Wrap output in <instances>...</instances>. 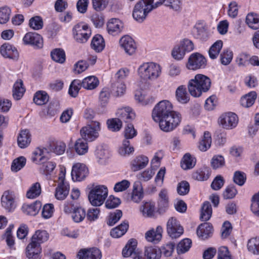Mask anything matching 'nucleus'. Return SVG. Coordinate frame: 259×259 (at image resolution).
<instances>
[{"label": "nucleus", "mask_w": 259, "mask_h": 259, "mask_svg": "<svg viewBox=\"0 0 259 259\" xmlns=\"http://www.w3.org/2000/svg\"><path fill=\"white\" fill-rule=\"evenodd\" d=\"M152 117L159 122L160 128L165 132L173 131L181 121V115L172 110V105L168 100L161 101L155 106Z\"/></svg>", "instance_id": "1"}, {"label": "nucleus", "mask_w": 259, "mask_h": 259, "mask_svg": "<svg viewBox=\"0 0 259 259\" xmlns=\"http://www.w3.org/2000/svg\"><path fill=\"white\" fill-rule=\"evenodd\" d=\"M49 235L45 230H37L31 238L30 242L26 248V255L29 259H40V244L47 241Z\"/></svg>", "instance_id": "2"}, {"label": "nucleus", "mask_w": 259, "mask_h": 259, "mask_svg": "<svg viewBox=\"0 0 259 259\" xmlns=\"http://www.w3.org/2000/svg\"><path fill=\"white\" fill-rule=\"evenodd\" d=\"M211 79L207 76L197 74L189 80L188 89L190 95L194 97H199L203 93L207 92L211 87Z\"/></svg>", "instance_id": "3"}, {"label": "nucleus", "mask_w": 259, "mask_h": 259, "mask_svg": "<svg viewBox=\"0 0 259 259\" xmlns=\"http://www.w3.org/2000/svg\"><path fill=\"white\" fill-rule=\"evenodd\" d=\"M161 73L160 66L154 62H146L139 66L138 74L145 81H152L157 79Z\"/></svg>", "instance_id": "4"}, {"label": "nucleus", "mask_w": 259, "mask_h": 259, "mask_svg": "<svg viewBox=\"0 0 259 259\" xmlns=\"http://www.w3.org/2000/svg\"><path fill=\"white\" fill-rule=\"evenodd\" d=\"M108 193V189L104 185L93 186L88 194V199L92 204L94 206L102 205L107 197Z\"/></svg>", "instance_id": "5"}, {"label": "nucleus", "mask_w": 259, "mask_h": 259, "mask_svg": "<svg viewBox=\"0 0 259 259\" xmlns=\"http://www.w3.org/2000/svg\"><path fill=\"white\" fill-rule=\"evenodd\" d=\"M100 131V122L97 121H92L81 128L80 133L82 139L86 141L92 142L98 138Z\"/></svg>", "instance_id": "6"}, {"label": "nucleus", "mask_w": 259, "mask_h": 259, "mask_svg": "<svg viewBox=\"0 0 259 259\" xmlns=\"http://www.w3.org/2000/svg\"><path fill=\"white\" fill-rule=\"evenodd\" d=\"M154 9V6L149 4L147 0H140L135 6L133 16L135 20L142 22L148 14Z\"/></svg>", "instance_id": "7"}, {"label": "nucleus", "mask_w": 259, "mask_h": 259, "mask_svg": "<svg viewBox=\"0 0 259 259\" xmlns=\"http://www.w3.org/2000/svg\"><path fill=\"white\" fill-rule=\"evenodd\" d=\"M194 49V46L193 42L190 39L185 38L181 40L179 45L174 47L171 55L175 59L181 60L186 53L192 51Z\"/></svg>", "instance_id": "8"}, {"label": "nucleus", "mask_w": 259, "mask_h": 259, "mask_svg": "<svg viewBox=\"0 0 259 259\" xmlns=\"http://www.w3.org/2000/svg\"><path fill=\"white\" fill-rule=\"evenodd\" d=\"M206 65L205 57L198 53H194L189 56L186 64V67L191 70H197L204 68Z\"/></svg>", "instance_id": "9"}, {"label": "nucleus", "mask_w": 259, "mask_h": 259, "mask_svg": "<svg viewBox=\"0 0 259 259\" xmlns=\"http://www.w3.org/2000/svg\"><path fill=\"white\" fill-rule=\"evenodd\" d=\"M74 38L78 42H85L91 35V30L89 26L83 23L74 26L73 29Z\"/></svg>", "instance_id": "10"}, {"label": "nucleus", "mask_w": 259, "mask_h": 259, "mask_svg": "<svg viewBox=\"0 0 259 259\" xmlns=\"http://www.w3.org/2000/svg\"><path fill=\"white\" fill-rule=\"evenodd\" d=\"M238 122V118L236 114L229 112L222 114L218 119L219 125L223 128L231 130L235 128Z\"/></svg>", "instance_id": "11"}, {"label": "nucleus", "mask_w": 259, "mask_h": 259, "mask_svg": "<svg viewBox=\"0 0 259 259\" xmlns=\"http://www.w3.org/2000/svg\"><path fill=\"white\" fill-rule=\"evenodd\" d=\"M167 231L171 237L176 238L183 233V228L180 222L175 217H171L167 222Z\"/></svg>", "instance_id": "12"}, {"label": "nucleus", "mask_w": 259, "mask_h": 259, "mask_svg": "<svg viewBox=\"0 0 259 259\" xmlns=\"http://www.w3.org/2000/svg\"><path fill=\"white\" fill-rule=\"evenodd\" d=\"M120 47L125 53L129 55H133L137 50L136 42L133 38L128 35L121 37L119 41Z\"/></svg>", "instance_id": "13"}, {"label": "nucleus", "mask_w": 259, "mask_h": 259, "mask_svg": "<svg viewBox=\"0 0 259 259\" xmlns=\"http://www.w3.org/2000/svg\"><path fill=\"white\" fill-rule=\"evenodd\" d=\"M88 174V169L85 164L77 163L73 165L71 177L73 181H81L84 180Z\"/></svg>", "instance_id": "14"}, {"label": "nucleus", "mask_w": 259, "mask_h": 259, "mask_svg": "<svg viewBox=\"0 0 259 259\" xmlns=\"http://www.w3.org/2000/svg\"><path fill=\"white\" fill-rule=\"evenodd\" d=\"M23 40L26 45H30L37 48H41L43 46L42 38L41 35L35 32H28L23 37Z\"/></svg>", "instance_id": "15"}, {"label": "nucleus", "mask_w": 259, "mask_h": 259, "mask_svg": "<svg viewBox=\"0 0 259 259\" xmlns=\"http://www.w3.org/2000/svg\"><path fill=\"white\" fill-rule=\"evenodd\" d=\"M116 115L120 121L130 123L136 117V114L132 108L125 107L118 109Z\"/></svg>", "instance_id": "16"}, {"label": "nucleus", "mask_w": 259, "mask_h": 259, "mask_svg": "<svg viewBox=\"0 0 259 259\" xmlns=\"http://www.w3.org/2000/svg\"><path fill=\"white\" fill-rule=\"evenodd\" d=\"M79 259H101V251L97 248L81 249L77 254Z\"/></svg>", "instance_id": "17"}, {"label": "nucleus", "mask_w": 259, "mask_h": 259, "mask_svg": "<svg viewBox=\"0 0 259 259\" xmlns=\"http://www.w3.org/2000/svg\"><path fill=\"white\" fill-rule=\"evenodd\" d=\"M2 206L8 211H13L16 207L14 196L12 192L5 191L1 198Z\"/></svg>", "instance_id": "18"}, {"label": "nucleus", "mask_w": 259, "mask_h": 259, "mask_svg": "<svg viewBox=\"0 0 259 259\" xmlns=\"http://www.w3.org/2000/svg\"><path fill=\"white\" fill-rule=\"evenodd\" d=\"M124 27L123 22L118 19L112 18L109 20L107 24L108 33L115 35L120 33Z\"/></svg>", "instance_id": "19"}, {"label": "nucleus", "mask_w": 259, "mask_h": 259, "mask_svg": "<svg viewBox=\"0 0 259 259\" xmlns=\"http://www.w3.org/2000/svg\"><path fill=\"white\" fill-rule=\"evenodd\" d=\"M0 52L5 58L15 59L19 56L16 48L9 43H5L1 47Z\"/></svg>", "instance_id": "20"}, {"label": "nucleus", "mask_w": 259, "mask_h": 259, "mask_svg": "<svg viewBox=\"0 0 259 259\" xmlns=\"http://www.w3.org/2000/svg\"><path fill=\"white\" fill-rule=\"evenodd\" d=\"M149 162L148 158L145 155H139L133 159L130 163L131 169L134 171H138L146 166Z\"/></svg>", "instance_id": "21"}, {"label": "nucleus", "mask_w": 259, "mask_h": 259, "mask_svg": "<svg viewBox=\"0 0 259 259\" xmlns=\"http://www.w3.org/2000/svg\"><path fill=\"white\" fill-rule=\"evenodd\" d=\"M49 153V149L47 148H37L33 152L31 159L33 162L41 164L42 162L47 160V155Z\"/></svg>", "instance_id": "22"}, {"label": "nucleus", "mask_w": 259, "mask_h": 259, "mask_svg": "<svg viewBox=\"0 0 259 259\" xmlns=\"http://www.w3.org/2000/svg\"><path fill=\"white\" fill-rule=\"evenodd\" d=\"M212 226L208 223L200 224L197 229V236L202 239H206L210 237L212 235Z\"/></svg>", "instance_id": "23"}, {"label": "nucleus", "mask_w": 259, "mask_h": 259, "mask_svg": "<svg viewBox=\"0 0 259 259\" xmlns=\"http://www.w3.org/2000/svg\"><path fill=\"white\" fill-rule=\"evenodd\" d=\"M162 228L158 226L156 230L153 229L148 231L145 234L146 239L151 242L159 241L162 237Z\"/></svg>", "instance_id": "24"}, {"label": "nucleus", "mask_w": 259, "mask_h": 259, "mask_svg": "<svg viewBox=\"0 0 259 259\" xmlns=\"http://www.w3.org/2000/svg\"><path fill=\"white\" fill-rule=\"evenodd\" d=\"M31 135L28 130H22L18 136V146L21 148L27 147L31 142Z\"/></svg>", "instance_id": "25"}, {"label": "nucleus", "mask_w": 259, "mask_h": 259, "mask_svg": "<svg viewBox=\"0 0 259 259\" xmlns=\"http://www.w3.org/2000/svg\"><path fill=\"white\" fill-rule=\"evenodd\" d=\"M41 207V203L39 201H35L30 204H23L22 209L23 212L26 214L35 215L39 212Z\"/></svg>", "instance_id": "26"}, {"label": "nucleus", "mask_w": 259, "mask_h": 259, "mask_svg": "<svg viewBox=\"0 0 259 259\" xmlns=\"http://www.w3.org/2000/svg\"><path fill=\"white\" fill-rule=\"evenodd\" d=\"M137 245V242L136 239H130L122 250V255L125 257L130 256L133 257L134 253L138 251Z\"/></svg>", "instance_id": "27"}, {"label": "nucleus", "mask_w": 259, "mask_h": 259, "mask_svg": "<svg viewBox=\"0 0 259 259\" xmlns=\"http://www.w3.org/2000/svg\"><path fill=\"white\" fill-rule=\"evenodd\" d=\"M128 228V222L125 221L120 225L111 230L110 232L111 236L113 238L120 237L126 232Z\"/></svg>", "instance_id": "28"}, {"label": "nucleus", "mask_w": 259, "mask_h": 259, "mask_svg": "<svg viewBox=\"0 0 259 259\" xmlns=\"http://www.w3.org/2000/svg\"><path fill=\"white\" fill-rule=\"evenodd\" d=\"M82 87L87 90L96 88L99 83L98 79L95 76H90L84 78L81 81Z\"/></svg>", "instance_id": "29"}, {"label": "nucleus", "mask_w": 259, "mask_h": 259, "mask_svg": "<svg viewBox=\"0 0 259 259\" xmlns=\"http://www.w3.org/2000/svg\"><path fill=\"white\" fill-rule=\"evenodd\" d=\"M201 24V23H197L195 27V37L201 40L206 41L209 37L208 32L206 27Z\"/></svg>", "instance_id": "30"}, {"label": "nucleus", "mask_w": 259, "mask_h": 259, "mask_svg": "<svg viewBox=\"0 0 259 259\" xmlns=\"http://www.w3.org/2000/svg\"><path fill=\"white\" fill-rule=\"evenodd\" d=\"M176 97L177 100L182 104H186L190 100V97L187 93L186 88L183 85H181L177 89Z\"/></svg>", "instance_id": "31"}, {"label": "nucleus", "mask_w": 259, "mask_h": 259, "mask_svg": "<svg viewBox=\"0 0 259 259\" xmlns=\"http://www.w3.org/2000/svg\"><path fill=\"white\" fill-rule=\"evenodd\" d=\"M25 89L23 87V81L21 79L17 80L13 86V96L17 100H20L23 96Z\"/></svg>", "instance_id": "32"}, {"label": "nucleus", "mask_w": 259, "mask_h": 259, "mask_svg": "<svg viewBox=\"0 0 259 259\" xmlns=\"http://www.w3.org/2000/svg\"><path fill=\"white\" fill-rule=\"evenodd\" d=\"M143 197V191L139 182H135L133 185V190L131 199L134 202H139Z\"/></svg>", "instance_id": "33"}, {"label": "nucleus", "mask_w": 259, "mask_h": 259, "mask_svg": "<svg viewBox=\"0 0 259 259\" xmlns=\"http://www.w3.org/2000/svg\"><path fill=\"white\" fill-rule=\"evenodd\" d=\"M91 48L97 52H101L105 47L104 40L100 34L94 36L92 40Z\"/></svg>", "instance_id": "34"}, {"label": "nucleus", "mask_w": 259, "mask_h": 259, "mask_svg": "<svg viewBox=\"0 0 259 259\" xmlns=\"http://www.w3.org/2000/svg\"><path fill=\"white\" fill-rule=\"evenodd\" d=\"M126 91V86L124 81H115L112 85V93L115 97L123 96Z\"/></svg>", "instance_id": "35"}, {"label": "nucleus", "mask_w": 259, "mask_h": 259, "mask_svg": "<svg viewBox=\"0 0 259 259\" xmlns=\"http://www.w3.org/2000/svg\"><path fill=\"white\" fill-rule=\"evenodd\" d=\"M210 172L211 170L209 167H203L194 172L192 177L198 181H205L209 178Z\"/></svg>", "instance_id": "36"}, {"label": "nucleus", "mask_w": 259, "mask_h": 259, "mask_svg": "<svg viewBox=\"0 0 259 259\" xmlns=\"http://www.w3.org/2000/svg\"><path fill=\"white\" fill-rule=\"evenodd\" d=\"M246 23L253 29L259 28V15L256 13H249L246 17Z\"/></svg>", "instance_id": "37"}, {"label": "nucleus", "mask_w": 259, "mask_h": 259, "mask_svg": "<svg viewBox=\"0 0 259 259\" xmlns=\"http://www.w3.org/2000/svg\"><path fill=\"white\" fill-rule=\"evenodd\" d=\"M134 151V148L130 145V141L126 139L123 140L122 145L118 149L119 154L124 157L128 156Z\"/></svg>", "instance_id": "38"}, {"label": "nucleus", "mask_w": 259, "mask_h": 259, "mask_svg": "<svg viewBox=\"0 0 259 259\" xmlns=\"http://www.w3.org/2000/svg\"><path fill=\"white\" fill-rule=\"evenodd\" d=\"M195 164V158L192 157L189 153L184 155L181 162L182 168L185 170L192 168Z\"/></svg>", "instance_id": "39"}, {"label": "nucleus", "mask_w": 259, "mask_h": 259, "mask_svg": "<svg viewBox=\"0 0 259 259\" xmlns=\"http://www.w3.org/2000/svg\"><path fill=\"white\" fill-rule=\"evenodd\" d=\"M49 99V95L44 91L36 92L33 97V101L37 105L46 104L48 102Z\"/></svg>", "instance_id": "40"}, {"label": "nucleus", "mask_w": 259, "mask_h": 259, "mask_svg": "<svg viewBox=\"0 0 259 259\" xmlns=\"http://www.w3.org/2000/svg\"><path fill=\"white\" fill-rule=\"evenodd\" d=\"M69 185H58L56 188L55 196L58 200H64L68 195Z\"/></svg>", "instance_id": "41"}, {"label": "nucleus", "mask_w": 259, "mask_h": 259, "mask_svg": "<svg viewBox=\"0 0 259 259\" xmlns=\"http://www.w3.org/2000/svg\"><path fill=\"white\" fill-rule=\"evenodd\" d=\"M136 101L143 105H146L152 103L154 100V97L146 95L141 93V91H136L135 95Z\"/></svg>", "instance_id": "42"}, {"label": "nucleus", "mask_w": 259, "mask_h": 259, "mask_svg": "<svg viewBox=\"0 0 259 259\" xmlns=\"http://www.w3.org/2000/svg\"><path fill=\"white\" fill-rule=\"evenodd\" d=\"M223 44V41L221 40H218L210 47L208 54L211 59H215L217 58L222 48Z\"/></svg>", "instance_id": "43"}, {"label": "nucleus", "mask_w": 259, "mask_h": 259, "mask_svg": "<svg viewBox=\"0 0 259 259\" xmlns=\"http://www.w3.org/2000/svg\"><path fill=\"white\" fill-rule=\"evenodd\" d=\"M144 254L147 259H160L161 252L159 249L148 246L145 247Z\"/></svg>", "instance_id": "44"}, {"label": "nucleus", "mask_w": 259, "mask_h": 259, "mask_svg": "<svg viewBox=\"0 0 259 259\" xmlns=\"http://www.w3.org/2000/svg\"><path fill=\"white\" fill-rule=\"evenodd\" d=\"M256 97L255 92H251L241 98L240 104L244 107H249L254 104Z\"/></svg>", "instance_id": "45"}, {"label": "nucleus", "mask_w": 259, "mask_h": 259, "mask_svg": "<svg viewBox=\"0 0 259 259\" xmlns=\"http://www.w3.org/2000/svg\"><path fill=\"white\" fill-rule=\"evenodd\" d=\"M74 148L78 155H83L88 152V145L86 141L79 139L75 142Z\"/></svg>", "instance_id": "46"}, {"label": "nucleus", "mask_w": 259, "mask_h": 259, "mask_svg": "<svg viewBox=\"0 0 259 259\" xmlns=\"http://www.w3.org/2000/svg\"><path fill=\"white\" fill-rule=\"evenodd\" d=\"M192 244L191 240L185 238L181 240L177 245V251L179 254L187 252L190 248Z\"/></svg>", "instance_id": "47"}, {"label": "nucleus", "mask_w": 259, "mask_h": 259, "mask_svg": "<svg viewBox=\"0 0 259 259\" xmlns=\"http://www.w3.org/2000/svg\"><path fill=\"white\" fill-rule=\"evenodd\" d=\"M211 137L208 132H205L203 137L200 141L199 144V149L202 151H206L211 146Z\"/></svg>", "instance_id": "48"}, {"label": "nucleus", "mask_w": 259, "mask_h": 259, "mask_svg": "<svg viewBox=\"0 0 259 259\" xmlns=\"http://www.w3.org/2000/svg\"><path fill=\"white\" fill-rule=\"evenodd\" d=\"M41 187L39 183L36 182L32 185L27 191L26 196L28 198L34 199L38 197L41 193Z\"/></svg>", "instance_id": "49"}, {"label": "nucleus", "mask_w": 259, "mask_h": 259, "mask_svg": "<svg viewBox=\"0 0 259 259\" xmlns=\"http://www.w3.org/2000/svg\"><path fill=\"white\" fill-rule=\"evenodd\" d=\"M26 158L20 156L15 159L11 164V170L13 172H17L21 169L26 164Z\"/></svg>", "instance_id": "50"}, {"label": "nucleus", "mask_w": 259, "mask_h": 259, "mask_svg": "<svg viewBox=\"0 0 259 259\" xmlns=\"http://www.w3.org/2000/svg\"><path fill=\"white\" fill-rule=\"evenodd\" d=\"M52 59L56 62L63 63L65 61V54L61 49H56L51 52Z\"/></svg>", "instance_id": "51"}, {"label": "nucleus", "mask_w": 259, "mask_h": 259, "mask_svg": "<svg viewBox=\"0 0 259 259\" xmlns=\"http://www.w3.org/2000/svg\"><path fill=\"white\" fill-rule=\"evenodd\" d=\"M248 251L254 254H259V238H252L247 243Z\"/></svg>", "instance_id": "52"}, {"label": "nucleus", "mask_w": 259, "mask_h": 259, "mask_svg": "<svg viewBox=\"0 0 259 259\" xmlns=\"http://www.w3.org/2000/svg\"><path fill=\"white\" fill-rule=\"evenodd\" d=\"M107 124L108 128L112 132L119 131L122 125V121L118 118L108 119Z\"/></svg>", "instance_id": "53"}, {"label": "nucleus", "mask_w": 259, "mask_h": 259, "mask_svg": "<svg viewBox=\"0 0 259 259\" xmlns=\"http://www.w3.org/2000/svg\"><path fill=\"white\" fill-rule=\"evenodd\" d=\"M143 214L144 216L150 217L153 215L155 210L154 203L151 202H146L141 207Z\"/></svg>", "instance_id": "54"}, {"label": "nucleus", "mask_w": 259, "mask_h": 259, "mask_svg": "<svg viewBox=\"0 0 259 259\" xmlns=\"http://www.w3.org/2000/svg\"><path fill=\"white\" fill-rule=\"evenodd\" d=\"M86 212L85 210L81 207H77L73 210L72 213V218L76 223L82 222L85 218Z\"/></svg>", "instance_id": "55"}, {"label": "nucleus", "mask_w": 259, "mask_h": 259, "mask_svg": "<svg viewBox=\"0 0 259 259\" xmlns=\"http://www.w3.org/2000/svg\"><path fill=\"white\" fill-rule=\"evenodd\" d=\"M122 212L121 210L117 209L113 212H111L108 217L107 224L110 226H113L121 218Z\"/></svg>", "instance_id": "56"}, {"label": "nucleus", "mask_w": 259, "mask_h": 259, "mask_svg": "<svg viewBox=\"0 0 259 259\" xmlns=\"http://www.w3.org/2000/svg\"><path fill=\"white\" fill-rule=\"evenodd\" d=\"M81 87H82L81 81L79 80H74L71 82L69 87V95L72 97H76L77 96Z\"/></svg>", "instance_id": "57"}, {"label": "nucleus", "mask_w": 259, "mask_h": 259, "mask_svg": "<svg viewBox=\"0 0 259 259\" xmlns=\"http://www.w3.org/2000/svg\"><path fill=\"white\" fill-rule=\"evenodd\" d=\"M11 9L7 6L0 8V23L5 24L10 19Z\"/></svg>", "instance_id": "58"}, {"label": "nucleus", "mask_w": 259, "mask_h": 259, "mask_svg": "<svg viewBox=\"0 0 259 259\" xmlns=\"http://www.w3.org/2000/svg\"><path fill=\"white\" fill-rule=\"evenodd\" d=\"M29 25L34 30H39L42 28V19L39 16H34L32 17L29 20Z\"/></svg>", "instance_id": "59"}, {"label": "nucleus", "mask_w": 259, "mask_h": 259, "mask_svg": "<svg viewBox=\"0 0 259 259\" xmlns=\"http://www.w3.org/2000/svg\"><path fill=\"white\" fill-rule=\"evenodd\" d=\"M246 180V174L240 171H236L233 176V181L237 185L242 186L245 183Z\"/></svg>", "instance_id": "60"}, {"label": "nucleus", "mask_w": 259, "mask_h": 259, "mask_svg": "<svg viewBox=\"0 0 259 259\" xmlns=\"http://www.w3.org/2000/svg\"><path fill=\"white\" fill-rule=\"evenodd\" d=\"M110 97V91L108 88H104L100 93L99 100L101 104L104 106L109 101Z\"/></svg>", "instance_id": "61"}, {"label": "nucleus", "mask_w": 259, "mask_h": 259, "mask_svg": "<svg viewBox=\"0 0 259 259\" xmlns=\"http://www.w3.org/2000/svg\"><path fill=\"white\" fill-rule=\"evenodd\" d=\"M237 190L234 185H230L225 189L223 193V197L224 199H232L237 195Z\"/></svg>", "instance_id": "62"}, {"label": "nucleus", "mask_w": 259, "mask_h": 259, "mask_svg": "<svg viewBox=\"0 0 259 259\" xmlns=\"http://www.w3.org/2000/svg\"><path fill=\"white\" fill-rule=\"evenodd\" d=\"M225 159L222 155H217L213 156L211 161V165L213 169L222 167L225 164Z\"/></svg>", "instance_id": "63"}, {"label": "nucleus", "mask_w": 259, "mask_h": 259, "mask_svg": "<svg viewBox=\"0 0 259 259\" xmlns=\"http://www.w3.org/2000/svg\"><path fill=\"white\" fill-rule=\"evenodd\" d=\"M177 192L180 195L187 194L190 190V185L188 182L183 181L178 183L177 186Z\"/></svg>", "instance_id": "64"}]
</instances>
